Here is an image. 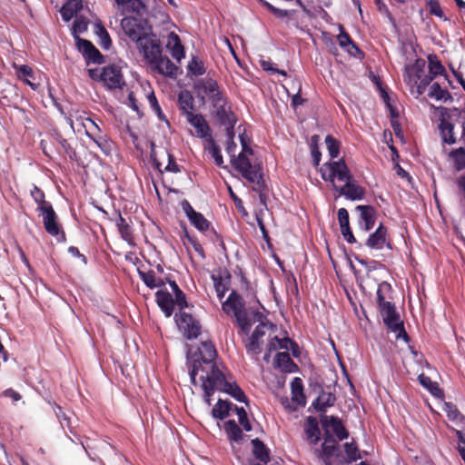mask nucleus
<instances>
[{"mask_svg":"<svg viewBox=\"0 0 465 465\" xmlns=\"http://www.w3.org/2000/svg\"><path fill=\"white\" fill-rule=\"evenodd\" d=\"M217 356L214 345L211 341H202L199 355H187V365L191 382L197 384V377L203 391V400L210 406L211 397L215 391L231 395L240 402L247 403V397L235 383L227 381L223 372L214 362Z\"/></svg>","mask_w":465,"mask_h":465,"instance_id":"1","label":"nucleus"},{"mask_svg":"<svg viewBox=\"0 0 465 465\" xmlns=\"http://www.w3.org/2000/svg\"><path fill=\"white\" fill-rule=\"evenodd\" d=\"M239 140L242 151L231 159V163L247 181L260 184L262 175L250 160V156L252 155V150L250 147L251 141L245 134H239Z\"/></svg>","mask_w":465,"mask_h":465,"instance_id":"2","label":"nucleus"},{"mask_svg":"<svg viewBox=\"0 0 465 465\" xmlns=\"http://www.w3.org/2000/svg\"><path fill=\"white\" fill-rule=\"evenodd\" d=\"M404 81L410 86L411 94L417 96L422 94L432 81V75L427 73L425 61L418 59L414 64L407 65Z\"/></svg>","mask_w":465,"mask_h":465,"instance_id":"3","label":"nucleus"},{"mask_svg":"<svg viewBox=\"0 0 465 465\" xmlns=\"http://www.w3.org/2000/svg\"><path fill=\"white\" fill-rule=\"evenodd\" d=\"M321 174L324 181L331 183L334 190H338L341 186L336 182L343 184L352 177L348 166L341 159L324 163L321 168Z\"/></svg>","mask_w":465,"mask_h":465,"instance_id":"4","label":"nucleus"},{"mask_svg":"<svg viewBox=\"0 0 465 465\" xmlns=\"http://www.w3.org/2000/svg\"><path fill=\"white\" fill-rule=\"evenodd\" d=\"M382 320L387 328L395 334L397 340L403 339L408 341V334L404 329L402 321L400 319L399 313L396 312L395 305L391 302H385L379 305Z\"/></svg>","mask_w":465,"mask_h":465,"instance_id":"5","label":"nucleus"},{"mask_svg":"<svg viewBox=\"0 0 465 465\" xmlns=\"http://www.w3.org/2000/svg\"><path fill=\"white\" fill-rule=\"evenodd\" d=\"M88 74L94 80L102 81L108 89H121L124 84L121 69L116 65L89 69Z\"/></svg>","mask_w":465,"mask_h":465,"instance_id":"6","label":"nucleus"},{"mask_svg":"<svg viewBox=\"0 0 465 465\" xmlns=\"http://www.w3.org/2000/svg\"><path fill=\"white\" fill-rule=\"evenodd\" d=\"M175 322L184 337L188 340L196 339L201 333V324L191 314L180 312L175 314Z\"/></svg>","mask_w":465,"mask_h":465,"instance_id":"7","label":"nucleus"},{"mask_svg":"<svg viewBox=\"0 0 465 465\" xmlns=\"http://www.w3.org/2000/svg\"><path fill=\"white\" fill-rule=\"evenodd\" d=\"M136 44L140 53L143 54L144 59L148 63L152 60H155L156 56H159V54L162 52L159 40L155 35L151 33V31Z\"/></svg>","mask_w":465,"mask_h":465,"instance_id":"8","label":"nucleus"},{"mask_svg":"<svg viewBox=\"0 0 465 465\" xmlns=\"http://www.w3.org/2000/svg\"><path fill=\"white\" fill-rule=\"evenodd\" d=\"M196 94L202 100L208 97L212 104H217L223 97L222 93L219 91L216 81L212 78H203L195 84Z\"/></svg>","mask_w":465,"mask_h":465,"instance_id":"9","label":"nucleus"},{"mask_svg":"<svg viewBox=\"0 0 465 465\" xmlns=\"http://www.w3.org/2000/svg\"><path fill=\"white\" fill-rule=\"evenodd\" d=\"M121 25L124 34L135 43L151 31L150 28L143 26L141 22L134 17L123 18Z\"/></svg>","mask_w":465,"mask_h":465,"instance_id":"10","label":"nucleus"},{"mask_svg":"<svg viewBox=\"0 0 465 465\" xmlns=\"http://www.w3.org/2000/svg\"><path fill=\"white\" fill-rule=\"evenodd\" d=\"M187 122L194 128L193 135L204 141L212 137V131L204 117L200 114H188Z\"/></svg>","mask_w":465,"mask_h":465,"instance_id":"11","label":"nucleus"},{"mask_svg":"<svg viewBox=\"0 0 465 465\" xmlns=\"http://www.w3.org/2000/svg\"><path fill=\"white\" fill-rule=\"evenodd\" d=\"M214 108V113L221 124L225 125L226 129H233V125L236 122L235 115L231 110V107L225 102L223 96L221 97V101L215 104H212Z\"/></svg>","mask_w":465,"mask_h":465,"instance_id":"12","label":"nucleus"},{"mask_svg":"<svg viewBox=\"0 0 465 465\" xmlns=\"http://www.w3.org/2000/svg\"><path fill=\"white\" fill-rule=\"evenodd\" d=\"M181 205L190 223L194 226L196 230L201 232L209 230L211 225L210 222L205 219L202 213L194 211L188 201L183 200Z\"/></svg>","mask_w":465,"mask_h":465,"instance_id":"13","label":"nucleus"},{"mask_svg":"<svg viewBox=\"0 0 465 465\" xmlns=\"http://www.w3.org/2000/svg\"><path fill=\"white\" fill-rule=\"evenodd\" d=\"M76 46L79 52H81L84 57L88 61V63H103V55L90 41L76 37Z\"/></svg>","mask_w":465,"mask_h":465,"instance_id":"14","label":"nucleus"},{"mask_svg":"<svg viewBox=\"0 0 465 465\" xmlns=\"http://www.w3.org/2000/svg\"><path fill=\"white\" fill-rule=\"evenodd\" d=\"M222 309L227 315L236 317L244 312L242 297L235 291H232L226 301L222 303Z\"/></svg>","mask_w":465,"mask_h":465,"instance_id":"15","label":"nucleus"},{"mask_svg":"<svg viewBox=\"0 0 465 465\" xmlns=\"http://www.w3.org/2000/svg\"><path fill=\"white\" fill-rule=\"evenodd\" d=\"M149 64L159 74L166 76L175 75L178 70V67L167 56H163L162 52L159 56H156L155 60H152Z\"/></svg>","mask_w":465,"mask_h":465,"instance_id":"16","label":"nucleus"},{"mask_svg":"<svg viewBox=\"0 0 465 465\" xmlns=\"http://www.w3.org/2000/svg\"><path fill=\"white\" fill-rule=\"evenodd\" d=\"M340 195L345 196L347 199L355 201L361 200L364 196V190L362 187L358 185L353 178L348 180L338 190Z\"/></svg>","mask_w":465,"mask_h":465,"instance_id":"17","label":"nucleus"},{"mask_svg":"<svg viewBox=\"0 0 465 465\" xmlns=\"http://www.w3.org/2000/svg\"><path fill=\"white\" fill-rule=\"evenodd\" d=\"M43 216V223L47 232H59V225L57 223V216L51 204H44V207L39 209Z\"/></svg>","mask_w":465,"mask_h":465,"instance_id":"18","label":"nucleus"},{"mask_svg":"<svg viewBox=\"0 0 465 465\" xmlns=\"http://www.w3.org/2000/svg\"><path fill=\"white\" fill-rule=\"evenodd\" d=\"M166 49L170 52L172 57L178 63L184 58V49L181 44L178 35L172 32L167 36Z\"/></svg>","mask_w":465,"mask_h":465,"instance_id":"19","label":"nucleus"},{"mask_svg":"<svg viewBox=\"0 0 465 465\" xmlns=\"http://www.w3.org/2000/svg\"><path fill=\"white\" fill-rule=\"evenodd\" d=\"M359 215V224L361 230L369 231L374 223V209L371 206L359 205L356 207Z\"/></svg>","mask_w":465,"mask_h":465,"instance_id":"20","label":"nucleus"},{"mask_svg":"<svg viewBox=\"0 0 465 465\" xmlns=\"http://www.w3.org/2000/svg\"><path fill=\"white\" fill-rule=\"evenodd\" d=\"M274 367L286 373L295 372L298 370V366L288 352H278L275 355Z\"/></svg>","mask_w":465,"mask_h":465,"instance_id":"21","label":"nucleus"},{"mask_svg":"<svg viewBox=\"0 0 465 465\" xmlns=\"http://www.w3.org/2000/svg\"><path fill=\"white\" fill-rule=\"evenodd\" d=\"M155 299L158 306L164 312L166 317H170L173 312L174 301L172 295L166 291H158L155 293Z\"/></svg>","mask_w":465,"mask_h":465,"instance_id":"22","label":"nucleus"},{"mask_svg":"<svg viewBox=\"0 0 465 465\" xmlns=\"http://www.w3.org/2000/svg\"><path fill=\"white\" fill-rule=\"evenodd\" d=\"M323 426H326L331 429V430L335 434V436L340 440H345L348 438V432L344 428L342 422L340 419L336 417L326 418L323 421Z\"/></svg>","mask_w":465,"mask_h":465,"instance_id":"23","label":"nucleus"},{"mask_svg":"<svg viewBox=\"0 0 465 465\" xmlns=\"http://www.w3.org/2000/svg\"><path fill=\"white\" fill-rule=\"evenodd\" d=\"M292 400L297 405L304 407L306 405V398L303 393V384L301 378L295 377L291 382Z\"/></svg>","mask_w":465,"mask_h":465,"instance_id":"24","label":"nucleus"},{"mask_svg":"<svg viewBox=\"0 0 465 465\" xmlns=\"http://www.w3.org/2000/svg\"><path fill=\"white\" fill-rule=\"evenodd\" d=\"M224 430L228 437V440H230L232 449H234L233 444L234 443H240L242 440V431L241 428L237 425V423L232 420H227L224 425Z\"/></svg>","mask_w":465,"mask_h":465,"instance_id":"25","label":"nucleus"},{"mask_svg":"<svg viewBox=\"0 0 465 465\" xmlns=\"http://www.w3.org/2000/svg\"><path fill=\"white\" fill-rule=\"evenodd\" d=\"M83 8L82 0H69L62 7L60 13L65 22H69Z\"/></svg>","mask_w":465,"mask_h":465,"instance_id":"26","label":"nucleus"},{"mask_svg":"<svg viewBox=\"0 0 465 465\" xmlns=\"http://www.w3.org/2000/svg\"><path fill=\"white\" fill-rule=\"evenodd\" d=\"M252 453L261 462L267 464L270 461V452L264 443L259 439L252 440Z\"/></svg>","mask_w":465,"mask_h":465,"instance_id":"27","label":"nucleus"},{"mask_svg":"<svg viewBox=\"0 0 465 465\" xmlns=\"http://www.w3.org/2000/svg\"><path fill=\"white\" fill-rule=\"evenodd\" d=\"M138 274L144 284L150 289L164 285V282L161 278H157L153 271L143 272L138 269Z\"/></svg>","mask_w":465,"mask_h":465,"instance_id":"28","label":"nucleus"},{"mask_svg":"<svg viewBox=\"0 0 465 465\" xmlns=\"http://www.w3.org/2000/svg\"><path fill=\"white\" fill-rule=\"evenodd\" d=\"M428 95L437 101L447 102L451 101L452 96L450 92L442 88L439 83H433L429 90Z\"/></svg>","mask_w":465,"mask_h":465,"instance_id":"29","label":"nucleus"},{"mask_svg":"<svg viewBox=\"0 0 465 465\" xmlns=\"http://www.w3.org/2000/svg\"><path fill=\"white\" fill-rule=\"evenodd\" d=\"M204 150L207 151L209 154L213 158L216 165L223 166V159L221 153V150L213 137L204 141Z\"/></svg>","mask_w":465,"mask_h":465,"instance_id":"30","label":"nucleus"},{"mask_svg":"<svg viewBox=\"0 0 465 465\" xmlns=\"http://www.w3.org/2000/svg\"><path fill=\"white\" fill-rule=\"evenodd\" d=\"M232 403L220 399L212 410V415L216 420H224L230 413Z\"/></svg>","mask_w":465,"mask_h":465,"instance_id":"31","label":"nucleus"},{"mask_svg":"<svg viewBox=\"0 0 465 465\" xmlns=\"http://www.w3.org/2000/svg\"><path fill=\"white\" fill-rule=\"evenodd\" d=\"M444 411L447 414V417L450 420L453 421L458 426H462L465 422L464 416L460 412L458 408L451 402H445Z\"/></svg>","mask_w":465,"mask_h":465,"instance_id":"32","label":"nucleus"},{"mask_svg":"<svg viewBox=\"0 0 465 465\" xmlns=\"http://www.w3.org/2000/svg\"><path fill=\"white\" fill-rule=\"evenodd\" d=\"M253 317L260 323L256 326L252 335L257 339H261L265 335L266 330L272 328V325L268 321H265V317L260 312H254Z\"/></svg>","mask_w":465,"mask_h":465,"instance_id":"33","label":"nucleus"},{"mask_svg":"<svg viewBox=\"0 0 465 465\" xmlns=\"http://www.w3.org/2000/svg\"><path fill=\"white\" fill-rule=\"evenodd\" d=\"M305 434L308 440L316 444L320 440V429L315 420L309 418L305 427Z\"/></svg>","mask_w":465,"mask_h":465,"instance_id":"34","label":"nucleus"},{"mask_svg":"<svg viewBox=\"0 0 465 465\" xmlns=\"http://www.w3.org/2000/svg\"><path fill=\"white\" fill-rule=\"evenodd\" d=\"M94 31L100 40V45L104 49H108L111 46L112 41L108 32L101 22L94 24Z\"/></svg>","mask_w":465,"mask_h":465,"instance_id":"35","label":"nucleus"},{"mask_svg":"<svg viewBox=\"0 0 465 465\" xmlns=\"http://www.w3.org/2000/svg\"><path fill=\"white\" fill-rule=\"evenodd\" d=\"M178 100L180 107L185 117L188 116V114H193V99L189 92H181Z\"/></svg>","mask_w":465,"mask_h":465,"instance_id":"36","label":"nucleus"},{"mask_svg":"<svg viewBox=\"0 0 465 465\" xmlns=\"http://www.w3.org/2000/svg\"><path fill=\"white\" fill-rule=\"evenodd\" d=\"M420 383L426 388L433 396H442V391L440 389L437 382L432 381L430 377L425 374H420L418 377Z\"/></svg>","mask_w":465,"mask_h":465,"instance_id":"37","label":"nucleus"},{"mask_svg":"<svg viewBox=\"0 0 465 465\" xmlns=\"http://www.w3.org/2000/svg\"><path fill=\"white\" fill-rule=\"evenodd\" d=\"M449 157L453 162V166L457 171L465 168V149L460 147L450 153Z\"/></svg>","mask_w":465,"mask_h":465,"instance_id":"38","label":"nucleus"},{"mask_svg":"<svg viewBox=\"0 0 465 465\" xmlns=\"http://www.w3.org/2000/svg\"><path fill=\"white\" fill-rule=\"evenodd\" d=\"M334 398L331 394H322L313 402L312 406L317 411L324 412L327 408L332 406Z\"/></svg>","mask_w":465,"mask_h":465,"instance_id":"39","label":"nucleus"},{"mask_svg":"<svg viewBox=\"0 0 465 465\" xmlns=\"http://www.w3.org/2000/svg\"><path fill=\"white\" fill-rule=\"evenodd\" d=\"M293 345H294V343L289 338L280 339L277 336H274L273 338H272L269 341L268 349H269V351H275L277 349L289 350Z\"/></svg>","mask_w":465,"mask_h":465,"instance_id":"40","label":"nucleus"},{"mask_svg":"<svg viewBox=\"0 0 465 465\" xmlns=\"http://www.w3.org/2000/svg\"><path fill=\"white\" fill-rule=\"evenodd\" d=\"M367 245L376 250H381L385 245L391 248L390 244L387 242L386 234H370Z\"/></svg>","mask_w":465,"mask_h":465,"instance_id":"41","label":"nucleus"},{"mask_svg":"<svg viewBox=\"0 0 465 465\" xmlns=\"http://www.w3.org/2000/svg\"><path fill=\"white\" fill-rule=\"evenodd\" d=\"M440 133L442 135V140L444 143L449 144H452L455 143V138L453 137V125L446 121H442L440 124Z\"/></svg>","mask_w":465,"mask_h":465,"instance_id":"42","label":"nucleus"},{"mask_svg":"<svg viewBox=\"0 0 465 465\" xmlns=\"http://www.w3.org/2000/svg\"><path fill=\"white\" fill-rule=\"evenodd\" d=\"M212 280L213 282L217 297L220 301H222L226 292L228 291V282L224 281L221 276H217L215 274L212 275Z\"/></svg>","mask_w":465,"mask_h":465,"instance_id":"43","label":"nucleus"},{"mask_svg":"<svg viewBox=\"0 0 465 465\" xmlns=\"http://www.w3.org/2000/svg\"><path fill=\"white\" fill-rule=\"evenodd\" d=\"M391 291H392L391 285L387 282H382L378 285V289H377L378 305L388 302V301H386V298H388L390 296V293L391 292Z\"/></svg>","mask_w":465,"mask_h":465,"instance_id":"44","label":"nucleus"},{"mask_svg":"<svg viewBox=\"0 0 465 465\" xmlns=\"http://www.w3.org/2000/svg\"><path fill=\"white\" fill-rule=\"evenodd\" d=\"M87 28L88 20L85 19L84 16L76 15L72 28V34L74 35V40L76 41V37H79V34L85 32Z\"/></svg>","mask_w":465,"mask_h":465,"instance_id":"45","label":"nucleus"},{"mask_svg":"<svg viewBox=\"0 0 465 465\" xmlns=\"http://www.w3.org/2000/svg\"><path fill=\"white\" fill-rule=\"evenodd\" d=\"M244 346L247 353L252 356L257 357L261 353L260 339H257L252 335L246 340Z\"/></svg>","mask_w":465,"mask_h":465,"instance_id":"46","label":"nucleus"},{"mask_svg":"<svg viewBox=\"0 0 465 465\" xmlns=\"http://www.w3.org/2000/svg\"><path fill=\"white\" fill-rule=\"evenodd\" d=\"M325 143L331 158H336L340 153V143L331 135L325 138Z\"/></svg>","mask_w":465,"mask_h":465,"instance_id":"47","label":"nucleus"},{"mask_svg":"<svg viewBox=\"0 0 465 465\" xmlns=\"http://www.w3.org/2000/svg\"><path fill=\"white\" fill-rule=\"evenodd\" d=\"M338 41H339V44L341 47L343 48H347V51L350 53V54H352V50L353 49L354 51L358 52L359 49L357 48V46L352 43L350 35L341 31L340 33V35H338Z\"/></svg>","mask_w":465,"mask_h":465,"instance_id":"48","label":"nucleus"},{"mask_svg":"<svg viewBox=\"0 0 465 465\" xmlns=\"http://www.w3.org/2000/svg\"><path fill=\"white\" fill-rule=\"evenodd\" d=\"M238 326L241 329L242 333L247 335L252 329V322L249 320L245 312L235 317Z\"/></svg>","mask_w":465,"mask_h":465,"instance_id":"49","label":"nucleus"},{"mask_svg":"<svg viewBox=\"0 0 465 465\" xmlns=\"http://www.w3.org/2000/svg\"><path fill=\"white\" fill-rule=\"evenodd\" d=\"M338 220L340 223L341 232H351L349 225V213L346 209H339Z\"/></svg>","mask_w":465,"mask_h":465,"instance_id":"50","label":"nucleus"},{"mask_svg":"<svg viewBox=\"0 0 465 465\" xmlns=\"http://www.w3.org/2000/svg\"><path fill=\"white\" fill-rule=\"evenodd\" d=\"M188 70L194 75H202L205 73V68L202 61L193 57L188 64Z\"/></svg>","mask_w":465,"mask_h":465,"instance_id":"51","label":"nucleus"},{"mask_svg":"<svg viewBox=\"0 0 465 465\" xmlns=\"http://www.w3.org/2000/svg\"><path fill=\"white\" fill-rule=\"evenodd\" d=\"M227 145H226V153L230 155L231 159L236 155V147L237 144L234 142V133L232 129L230 130V128H227Z\"/></svg>","mask_w":465,"mask_h":465,"instance_id":"52","label":"nucleus"},{"mask_svg":"<svg viewBox=\"0 0 465 465\" xmlns=\"http://www.w3.org/2000/svg\"><path fill=\"white\" fill-rule=\"evenodd\" d=\"M235 411L238 416V420L240 424L246 431H250L252 430V425L248 420L247 413L242 407H235Z\"/></svg>","mask_w":465,"mask_h":465,"instance_id":"53","label":"nucleus"},{"mask_svg":"<svg viewBox=\"0 0 465 465\" xmlns=\"http://www.w3.org/2000/svg\"><path fill=\"white\" fill-rule=\"evenodd\" d=\"M31 195L38 204V210L41 209V207H44V204H50L45 201L44 193L35 185H34L33 189L31 190Z\"/></svg>","mask_w":465,"mask_h":465,"instance_id":"54","label":"nucleus"},{"mask_svg":"<svg viewBox=\"0 0 465 465\" xmlns=\"http://www.w3.org/2000/svg\"><path fill=\"white\" fill-rule=\"evenodd\" d=\"M260 64L262 66V68L266 71V72H269L271 74H282V76L286 77L287 76V74L285 71L283 70H279L277 68L274 67V64L271 62V61H268V60H261L260 61Z\"/></svg>","mask_w":465,"mask_h":465,"instance_id":"55","label":"nucleus"},{"mask_svg":"<svg viewBox=\"0 0 465 465\" xmlns=\"http://www.w3.org/2000/svg\"><path fill=\"white\" fill-rule=\"evenodd\" d=\"M319 140V136L318 135H313L312 137V144H311V147H312V156L313 158V162H314V164L315 165H319L320 162H321V152L317 146V142Z\"/></svg>","mask_w":465,"mask_h":465,"instance_id":"56","label":"nucleus"},{"mask_svg":"<svg viewBox=\"0 0 465 465\" xmlns=\"http://www.w3.org/2000/svg\"><path fill=\"white\" fill-rule=\"evenodd\" d=\"M264 5L268 8V10L271 13H272L278 18H284V17L289 16L290 15H292L293 13V11H289V10H283V9L277 8V7L273 6L272 5H271L268 2H265Z\"/></svg>","mask_w":465,"mask_h":465,"instance_id":"57","label":"nucleus"},{"mask_svg":"<svg viewBox=\"0 0 465 465\" xmlns=\"http://www.w3.org/2000/svg\"><path fill=\"white\" fill-rule=\"evenodd\" d=\"M443 72L444 67L438 60L430 59L429 72H427L429 74L433 77L434 75L441 74Z\"/></svg>","mask_w":465,"mask_h":465,"instance_id":"58","label":"nucleus"},{"mask_svg":"<svg viewBox=\"0 0 465 465\" xmlns=\"http://www.w3.org/2000/svg\"><path fill=\"white\" fill-rule=\"evenodd\" d=\"M54 411L61 422L62 427L64 429V427L67 426L69 429H71V419L63 411L62 408L60 406H56ZM70 431L72 432V430H70Z\"/></svg>","mask_w":465,"mask_h":465,"instance_id":"59","label":"nucleus"},{"mask_svg":"<svg viewBox=\"0 0 465 465\" xmlns=\"http://www.w3.org/2000/svg\"><path fill=\"white\" fill-rule=\"evenodd\" d=\"M427 5H428V7H429V11L431 15H434L438 17H442L443 16V13H442V10L440 8V3L436 0H429L427 2Z\"/></svg>","mask_w":465,"mask_h":465,"instance_id":"60","label":"nucleus"},{"mask_svg":"<svg viewBox=\"0 0 465 465\" xmlns=\"http://www.w3.org/2000/svg\"><path fill=\"white\" fill-rule=\"evenodd\" d=\"M148 101L152 107V109L155 112V114L158 115L160 119H163L164 116L163 115V112L161 110V107L157 102V99L153 93H152L150 95H148Z\"/></svg>","mask_w":465,"mask_h":465,"instance_id":"61","label":"nucleus"},{"mask_svg":"<svg viewBox=\"0 0 465 465\" xmlns=\"http://www.w3.org/2000/svg\"><path fill=\"white\" fill-rule=\"evenodd\" d=\"M115 7L120 15L129 13V1L128 0H114Z\"/></svg>","mask_w":465,"mask_h":465,"instance_id":"62","label":"nucleus"},{"mask_svg":"<svg viewBox=\"0 0 465 465\" xmlns=\"http://www.w3.org/2000/svg\"><path fill=\"white\" fill-rule=\"evenodd\" d=\"M344 449L347 453V455L352 459L356 460L358 458V449L353 443L346 442L344 444Z\"/></svg>","mask_w":465,"mask_h":465,"instance_id":"63","label":"nucleus"},{"mask_svg":"<svg viewBox=\"0 0 465 465\" xmlns=\"http://www.w3.org/2000/svg\"><path fill=\"white\" fill-rule=\"evenodd\" d=\"M17 71V74L20 78H25V77H32L33 76V70L27 66V65H20L18 67H16Z\"/></svg>","mask_w":465,"mask_h":465,"instance_id":"64","label":"nucleus"}]
</instances>
